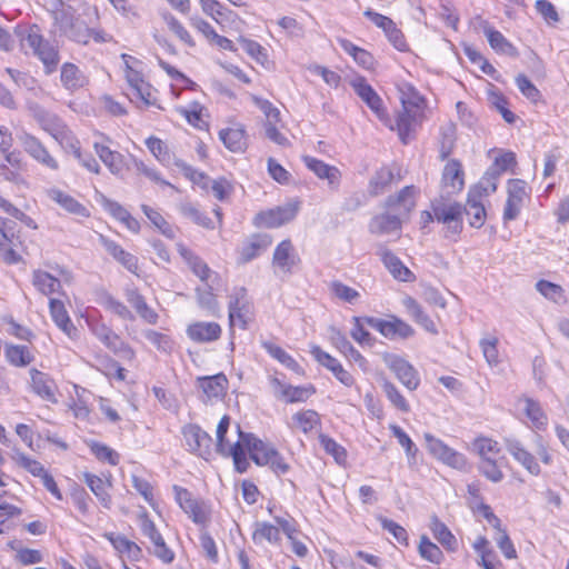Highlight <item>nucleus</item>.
I'll list each match as a JSON object with an SVG mask.
<instances>
[{"label":"nucleus","mask_w":569,"mask_h":569,"mask_svg":"<svg viewBox=\"0 0 569 569\" xmlns=\"http://www.w3.org/2000/svg\"><path fill=\"white\" fill-rule=\"evenodd\" d=\"M415 187L407 186L397 196L386 200V207L395 212L375 216L369 222V231L378 236H399L402 228L400 214L408 213L415 207Z\"/></svg>","instance_id":"1"},{"label":"nucleus","mask_w":569,"mask_h":569,"mask_svg":"<svg viewBox=\"0 0 569 569\" xmlns=\"http://www.w3.org/2000/svg\"><path fill=\"white\" fill-rule=\"evenodd\" d=\"M121 58L124 62V78L131 89L130 100L141 102L144 107L156 106V90L144 80L140 69L142 63L127 53H123Z\"/></svg>","instance_id":"2"},{"label":"nucleus","mask_w":569,"mask_h":569,"mask_svg":"<svg viewBox=\"0 0 569 569\" xmlns=\"http://www.w3.org/2000/svg\"><path fill=\"white\" fill-rule=\"evenodd\" d=\"M240 438L244 442L250 458L258 466H269L271 470L280 476L290 470V466L284 458L272 446L263 442L252 433L240 432Z\"/></svg>","instance_id":"3"},{"label":"nucleus","mask_w":569,"mask_h":569,"mask_svg":"<svg viewBox=\"0 0 569 569\" xmlns=\"http://www.w3.org/2000/svg\"><path fill=\"white\" fill-rule=\"evenodd\" d=\"M21 41L22 46L29 48L43 63L46 74H51L57 70L60 61L59 51L40 34L37 26H32Z\"/></svg>","instance_id":"4"},{"label":"nucleus","mask_w":569,"mask_h":569,"mask_svg":"<svg viewBox=\"0 0 569 569\" xmlns=\"http://www.w3.org/2000/svg\"><path fill=\"white\" fill-rule=\"evenodd\" d=\"M423 438L426 448L432 457L448 467L459 471H467L468 460L463 453L449 447L441 439L436 438L431 433H425Z\"/></svg>","instance_id":"5"},{"label":"nucleus","mask_w":569,"mask_h":569,"mask_svg":"<svg viewBox=\"0 0 569 569\" xmlns=\"http://www.w3.org/2000/svg\"><path fill=\"white\" fill-rule=\"evenodd\" d=\"M228 309L230 327L247 329L248 323L252 320L253 311L244 288L234 289L230 296Z\"/></svg>","instance_id":"6"},{"label":"nucleus","mask_w":569,"mask_h":569,"mask_svg":"<svg viewBox=\"0 0 569 569\" xmlns=\"http://www.w3.org/2000/svg\"><path fill=\"white\" fill-rule=\"evenodd\" d=\"M435 219L447 224V238L459 236L462 230V206L458 202L437 201L432 204Z\"/></svg>","instance_id":"7"},{"label":"nucleus","mask_w":569,"mask_h":569,"mask_svg":"<svg viewBox=\"0 0 569 569\" xmlns=\"http://www.w3.org/2000/svg\"><path fill=\"white\" fill-rule=\"evenodd\" d=\"M54 11L53 19L56 23L59 26L60 30L66 33L68 38L71 40L87 44L90 41V28L84 26L83 23H73L72 16L64 9H59V7H63L61 0H53Z\"/></svg>","instance_id":"8"},{"label":"nucleus","mask_w":569,"mask_h":569,"mask_svg":"<svg viewBox=\"0 0 569 569\" xmlns=\"http://www.w3.org/2000/svg\"><path fill=\"white\" fill-rule=\"evenodd\" d=\"M139 526L141 532L152 542L153 555L162 562L171 563L174 560V552L167 546L162 535L146 510L139 513Z\"/></svg>","instance_id":"9"},{"label":"nucleus","mask_w":569,"mask_h":569,"mask_svg":"<svg viewBox=\"0 0 569 569\" xmlns=\"http://www.w3.org/2000/svg\"><path fill=\"white\" fill-rule=\"evenodd\" d=\"M363 321L383 337L391 340L396 338L407 339L415 333L413 328L409 323L396 316H390L389 320L365 317Z\"/></svg>","instance_id":"10"},{"label":"nucleus","mask_w":569,"mask_h":569,"mask_svg":"<svg viewBox=\"0 0 569 569\" xmlns=\"http://www.w3.org/2000/svg\"><path fill=\"white\" fill-rule=\"evenodd\" d=\"M19 141L23 150L43 168L51 171H58L60 169L59 161L37 137L23 132L19 136Z\"/></svg>","instance_id":"11"},{"label":"nucleus","mask_w":569,"mask_h":569,"mask_svg":"<svg viewBox=\"0 0 569 569\" xmlns=\"http://www.w3.org/2000/svg\"><path fill=\"white\" fill-rule=\"evenodd\" d=\"M300 202L293 200L257 214L256 220L259 226L267 228H278L292 221L299 212Z\"/></svg>","instance_id":"12"},{"label":"nucleus","mask_w":569,"mask_h":569,"mask_svg":"<svg viewBox=\"0 0 569 569\" xmlns=\"http://www.w3.org/2000/svg\"><path fill=\"white\" fill-rule=\"evenodd\" d=\"M385 365L397 376L399 381L409 390H416L420 383L417 370L403 358L385 352L381 355Z\"/></svg>","instance_id":"13"},{"label":"nucleus","mask_w":569,"mask_h":569,"mask_svg":"<svg viewBox=\"0 0 569 569\" xmlns=\"http://www.w3.org/2000/svg\"><path fill=\"white\" fill-rule=\"evenodd\" d=\"M174 492L177 502L194 523L203 526L209 521L210 510L203 501L194 499L191 492L178 486H174Z\"/></svg>","instance_id":"14"},{"label":"nucleus","mask_w":569,"mask_h":569,"mask_svg":"<svg viewBox=\"0 0 569 569\" xmlns=\"http://www.w3.org/2000/svg\"><path fill=\"white\" fill-rule=\"evenodd\" d=\"M34 118L37 119L40 127L48 132L56 141H58L62 147H64L70 140H72L73 136L71 131L67 128L63 121L56 116L44 109H39L34 113Z\"/></svg>","instance_id":"15"},{"label":"nucleus","mask_w":569,"mask_h":569,"mask_svg":"<svg viewBox=\"0 0 569 569\" xmlns=\"http://www.w3.org/2000/svg\"><path fill=\"white\" fill-rule=\"evenodd\" d=\"M300 257L296 251L291 240H282L274 249L272 256V267L274 272L290 274L293 268L300 263Z\"/></svg>","instance_id":"16"},{"label":"nucleus","mask_w":569,"mask_h":569,"mask_svg":"<svg viewBox=\"0 0 569 569\" xmlns=\"http://www.w3.org/2000/svg\"><path fill=\"white\" fill-rule=\"evenodd\" d=\"M310 353L312 357L323 367H326L336 379L345 387H352L356 383L353 376L343 368L338 359L323 351L319 346L312 345L310 347Z\"/></svg>","instance_id":"17"},{"label":"nucleus","mask_w":569,"mask_h":569,"mask_svg":"<svg viewBox=\"0 0 569 569\" xmlns=\"http://www.w3.org/2000/svg\"><path fill=\"white\" fill-rule=\"evenodd\" d=\"M350 86L357 96L376 113L379 119H386L387 112L383 108L381 98L363 77L355 78L351 80Z\"/></svg>","instance_id":"18"},{"label":"nucleus","mask_w":569,"mask_h":569,"mask_svg":"<svg viewBox=\"0 0 569 569\" xmlns=\"http://www.w3.org/2000/svg\"><path fill=\"white\" fill-rule=\"evenodd\" d=\"M182 435L186 441L188 449L199 455L200 457H204L210 453V446L212 439L209 433L202 430L197 425H187L182 428Z\"/></svg>","instance_id":"19"},{"label":"nucleus","mask_w":569,"mask_h":569,"mask_svg":"<svg viewBox=\"0 0 569 569\" xmlns=\"http://www.w3.org/2000/svg\"><path fill=\"white\" fill-rule=\"evenodd\" d=\"M507 451L518 461L529 473L538 476L540 473V466L535 456L529 452L525 445L515 437H507L503 439Z\"/></svg>","instance_id":"20"},{"label":"nucleus","mask_w":569,"mask_h":569,"mask_svg":"<svg viewBox=\"0 0 569 569\" xmlns=\"http://www.w3.org/2000/svg\"><path fill=\"white\" fill-rule=\"evenodd\" d=\"M462 164L457 159H450L443 167L441 187L447 194L460 192L465 186Z\"/></svg>","instance_id":"21"},{"label":"nucleus","mask_w":569,"mask_h":569,"mask_svg":"<svg viewBox=\"0 0 569 569\" xmlns=\"http://www.w3.org/2000/svg\"><path fill=\"white\" fill-rule=\"evenodd\" d=\"M377 254L380 257L383 266L388 269L395 279L403 282H412L416 280L413 272L386 247L380 246Z\"/></svg>","instance_id":"22"},{"label":"nucleus","mask_w":569,"mask_h":569,"mask_svg":"<svg viewBox=\"0 0 569 569\" xmlns=\"http://www.w3.org/2000/svg\"><path fill=\"white\" fill-rule=\"evenodd\" d=\"M92 333L111 351L114 353H127L133 356L132 349L126 345L117 333L104 323L94 322L90 325Z\"/></svg>","instance_id":"23"},{"label":"nucleus","mask_w":569,"mask_h":569,"mask_svg":"<svg viewBox=\"0 0 569 569\" xmlns=\"http://www.w3.org/2000/svg\"><path fill=\"white\" fill-rule=\"evenodd\" d=\"M100 244L106 251L119 263H121L129 272L137 273L138 271V258L132 253L126 251L119 243L109 239L108 237L99 236Z\"/></svg>","instance_id":"24"},{"label":"nucleus","mask_w":569,"mask_h":569,"mask_svg":"<svg viewBox=\"0 0 569 569\" xmlns=\"http://www.w3.org/2000/svg\"><path fill=\"white\" fill-rule=\"evenodd\" d=\"M30 378L31 388L36 395L51 403H56L58 401L56 397L57 386L49 375L32 368L30 370Z\"/></svg>","instance_id":"25"},{"label":"nucleus","mask_w":569,"mask_h":569,"mask_svg":"<svg viewBox=\"0 0 569 569\" xmlns=\"http://www.w3.org/2000/svg\"><path fill=\"white\" fill-rule=\"evenodd\" d=\"M60 81L67 91L73 93L84 88L89 79L78 66L64 62L60 70Z\"/></svg>","instance_id":"26"},{"label":"nucleus","mask_w":569,"mask_h":569,"mask_svg":"<svg viewBox=\"0 0 569 569\" xmlns=\"http://www.w3.org/2000/svg\"><path fill=\"white\" fill-rule=\"evenodd\" d=\"M272 243L271 236L267 233L253 234L243 243L240 251V261L247 263L264 252Z\"/></svg>","instance_id":"27"},{"label":"nucleus","mask_w":569,"mask_h":569,"mask_svg":"<svg viewBox=\"0 0 569 569\" xmlns=\"http://www.w3.org/2000/svg\"><path fill=\"white\" fill-rule=\"evenodd\" d=\"M302 160L306 167L311 170L318 178L327 179L329 186L332 189H336L339 186L341 173L338 168L329 166L323 161L310 156H305Z\"/></svg>","instance_id":"28"},{"label":"nucleus","mask_w":569,"mask_h":569,"mask_svg":"<svg viewBox=\"0 0 569 569\" xmlns=\"http://www.w3.org/2000/svg\"><path fill=\"white\" fill-rule=\"evenodd\" d=\"M482 200L475 191H468L467 202L462 207V214L468 217L469 224L473 228L482 227L486 221L487 213Z\"/></svg>","instance_id":"29"},{"label":"nucleus","mask_w":569,"mask_h":569,"mask_svg":"<svg viewBox=\"0 0 569 569\" xmlns=\"http://www.w3.org/2000/svg\"><path fill=\"white\" fill-rule=\"evenodd\" d=\"M187 335L196 342H211L220 338L221 327L217 322L198 321L188 326Z\"/></svg>","instance_id":"30"},{"label":"nucleus","mask_w":569,"mask_h":569,"mask_svg":"<svg viewBox=\"0 0 569 569\" xmlns=\"http://www.w3.org/2000/svg\"><path fill=\"white\" fill-rule=\"evenodd\" d=\"M177 251L182 257L184 262L189 266L191 271L202 281L208 283L212 270L208 267V264L198 257L194 252L188 249L183 243L177 244Z\"/></svg>","instance_id":"31"},{"label":"nucleus","mask_w":569,"mask_h":569,"mask_svg":"<svg viewBox=\"0 0 569 569\" xmlns=\"http://www.w3.org/2000/svg\"><path fill=\"white\" fill-rule=\"evenodd\" d=\"M93 149L112 174L118 176L122 173L126 163L124 158L120 152L111 150L102 142H94Z\"/></svg>","instance_id":"32"},{"label":"nucleus","mask_w":569,"mask_h":569,"mask_svg":"<svg viewBox=\"0 0 569 569\" xmlns=\"http://www.w3.org/2000/svg\"><path fill=\"white\" fill-rule=\"evenodd\" d=\"M402 306L412 320L420 325L426 331L433 335L438 332L435 322L425 312L420 303L415 298L406 296L402 299Z\"/></svg>","instance_id":"33"},{"label":"nucleus","mask_w":569,"mask_h":569,"mask_svg":"<svg viewBox=\"0 0 569 569\" xmlns=\"http://www.w3.org/2000/svg\"><path fill=\"white\" fill-rule=\"evenodd\" d=\"M219 138L232 152H241L247 147L246 130L240 124L220 130Z\"/></svg>","instance_id":"34"},{"label":"nucleus","mask_w":569,"mask_h":569,"mask_svg":"<svg viewBox=\"0 0 569 569\" xmlns=\"http://www.w3.org/2000/svg\"><path fill=\"white\" fill-rule=\"evenodd\" d=\"M49 310L54 323L69 337H73L77 328L73 326L64 303L59 299H50Z\"/></svg>","instance_id":"35"},{"label":"nucleus","mask_w":569,"mask_h":569,"mask_svg":"<svg viewBox=\"0 0 569 569\" xmlns=\"http://www.w3.org/2000/svg\"><path fill=\"white\" fill-rule=\"evenodd\" d=\"M32 284L43 296L60 293L61 281L47 271L37 269L32 272Z\"/></svg>","instance_id":"36"},{"label":"nucleus","mask_w":569,"mask_h":569,"mask_svg":"<svg viewBox=\"0 0 569 569\" xmlns=\"http://www.w3.org/2000/svg\"><path fill=\"white\" fill-rule=\"evenodd\" d=\"M51 200L56 201L59 206H61L66 211L69 213L80 216V217H88L89 212L87 208L81 204L78 200H76L70 194L59 190V189H51L48 192Z\"/></svg>","instance_id":"37"},{"label":"nucleus","mask_w":569,"mask_h":569,"mask_svg":"<svg viewBox=\"0 0 569 569\" xmlns=\"http://www.w3.org/2000/svg\"><path fill=\"white\" fill-rule=\"evenodd\" d=\"M483 33L488 39L490 47L498 53H503L510 57L518 54L516 47L507 40V38L498 30L490 26L483 28Z\"/></svg>","instance_id":"38"},{"label":"nucleus","mask_w":569,"mask_h":569,"mask_svg":"<svg viewBox=\"0 0 569 569\" xmlns=\"http://www.w3.org/2000/svg\"><path fill=\"white\" fill-rule=\"evenodd\" d=\"M127 301L136 309L138 315L148 323L156 325L158 321L157 312L151 309L144 298L136 289H129L126 292Z\"/></svg>","instance_id":"39"},{"label":"nucleus","mask_w":569,"mask_h":569,"mask_svg":"<svg viewBox=\"0 0 569 569\" xmlns=\"http://www.w3.org/2000/svg\"><path fill=\"white\" fill-rule=\"evenodd\" d=\"M395 180V173L389 167L378 169L369 180L368 192L371 196H379L387 191Z\"/></svg>","instance_id":"40"},{"label":"nucleus","mask_w":569,"mask_h":569,"mask_svg":"<svg viewBox=\"0 0 569 569\" xmlns=\"http://www.w3.org/2000/svg\"><path fill=\"white\" fill-rule=\"evenodd\" d=\"M320 425V416L317 411L308 409L296 412L291 418L290 428L309 433Z\"/></svg>","instance_id":"41"},{"label":"nucleus","mask_w":569,"mask_h":569,"mask_svg":"<svg viewBox=\"0 0 569 569\" xmlns=\"http://www.w3.org/2000/svg\"><path fill=\"white\" fill-rule=\"evenodd\" d=\"M84 482L93 492V495L98 498L101 505L110 509L111 507V497L108 493V488L110 487V482L101 479L100 477L86 472L83 475Z\"/></svg>","instance_id":"42"},{"label":"nucleus","mask_w":569,"mask_h":569,"mask_svg":"<svg viewBox=\"0 0 569 569\" xmlns=\"http://www.w3.org/2000/svg\"><path fill=\"white\" fill-rule=\"evenodd\" d=\"M338 43L341 47V49L346 53L350 54L360 67H362L366 70H371L373 68L375 58L370 52L357 47L350 40L347 39H339Z\"/></svg>","instance_id":"43"},{"label":"nucleus","mask_w":569,"mask_h":569,"mask_svg":"<svg viewBox=\"0 0 569 569\" xmlns=\"http://www.w3.org/2000/svg\"><path fill=\"white\" fill-rule=\"evenodd\" d=\"M7 361L14 367H27L34 357L27 346L8 343L4 346Z\"/></svg>","instance_id":"44"},{"label":"nucleus","mask_w":569,"mask_h":569,"mask_svg":"<svg viewBox=\"0 0 569 569\" xmlns=\"http://www.w3.org/2000/svg\"><path fill=\"white\" fill-rule=\"evenodd\" d=\"M523 412L531 422V427L537 430H545L548 426V417L542 410L540 403L531 398H525Z\"/></svg>","instance_id":"45"},{"label":"nucleus","mask_w":569,"mask_h":569,"mask_svg":"<svg viewBox=\"0 0 569 569\" xmlns=\"http://www.w3.org/2000/svg\"><path fill=\"white\" fill-rule=\"evenodd\" d=\"M262 348L276 360H278L286 368L296 373H302L300 365L280 346L271 341H262Z\"/></svg>","instance_id":"46"},{"label":"nucleus","mask_w":569,"mask_h":569,"mask_svg":"<svg viewBox=\"0 0 569 569\" xmlns=\"http://www.w3.org/2000/svg\"><path fill=\"white\" fill-rule=\"evenodd\" d=\"M226 385L227 378L221 373L199 379V386L208 399L222 397L224 393Z\"/></svg>","instance_id":"47"},{"label":"nucleus","mask_w":569,"mask_h":569,"mask_svg":"<svg viewBox=\"0 0 569 569\" xmlns=\"http://www.w3.org/2000/svg\"><path fill=\"white\" fill-rule=\"evenodd\" d=\"M430 529L433 537L449 551L457 549V539L451 533L449 528L441 522L437 517H432Z\"/></svg>","instance_id":"48"},{"label":"nucleus","mask_w":569,"mask_h":569,"mask_svg":"<svg viewBox=\"0 0 569 569\" xmlns=\"http://www.w3.org/2000/svg\"><path fill=\"white\" fill-rule=\"evenodd\" d=\"M499 178L497 171L488 168L479 182L472 186L469 191H475L480 198L485 199L497 190Z\"/></svg>","instance_id":"49"},{"label":"nucleus","mask_w":569,"mask_h":569,"mask_svg":"<svg viewBox=\"0 0 569 569\" xmlns=\"http://www.w3.org/2000/svg\"><path fill=\"white\" fill-rule=\"evenodd\" d=\"M400 101L402 108L406 110L419 111L422 109L425 99L420 93L409 83H405L399 88Z\"/></svg>","instance_id":"50"},{"label":"nucleus","mask_w":569,"mask_h":569,"mask_svg":"<svg viewBox=\"0 0 569 569\" xmlns=\"http://www.w3.org/2000/svg\"><path fill=\"white\" fill-rule=\"evenodd\" d=\"M178 210L183 217L190 219L196 224L206 229H214L212 220L204 212H201L193 203L182 202L179 204Z\"/></svg>","instance_id":"51"},{"label":"nucleus","mask_w":569,"mask_h":569,"mask_svg":"<svg viewBox=\"0 0 569 569\" xmlns=\"http://www.w3.org/2000/svg\"><path fill=\"white\" fill-rule=\"evenodd\" d=\"M141 210L150 222L167 238L173 239L176 233L170 223L157 210L147 204H141Z\"/></svg>","instance_id":"52"},{"label":"nucleus","mask_w":569,"mask_h":569,"mask_svg":"<svg viewBox=\"0 0 569 569\" xmlns=\"http://www.w3.org/2000/svg\"><path fill=\"white\" fill-rule=\"evenodd\" d=\"M12 459L23 469H26L28 472H30L34 477H40L41 479L44 477V475L48 473V471L44 469L41 462L38 460H34L23 452L19 451L18 449L13 450Z\"/></svg>","instance_id":"53"},{"label":"nucleus","mask_w":569,"mask_h":569,"mask_svg":"<svg viewBox=\"0 0 569 569\" xmlns=\"http://www.w3.org/2000/svg\"><path fill=\"white\" fill-rule=\"evenodd\" d=\"M439 157L446 160L452 152L456 142V127L453 123H447L440 129Z\"/></svg>","instance_id":"54"},{"label":"nucleus","mask_w":569,"mask_h":569,"mask_svg":"<svg viewBox=\"0 0 569 569\" xmlns=\"http://www.w3.org/2000/svg\"><path fill=\"white\" fill-rule=\"evenodd\" d=\"M64 147L70 148L73 156L80 161V163L92 173H100V166L94 157L90 153H82L79 141L73 137Z\"/></svg>","instance_id":"55"},{"label":"nucleus","mask_w":569,"mask_h":569,"mask_svg":"<svg viewBox=\"0 0 569 569\" xmlns=\"http://www.w3.org/2000/svg\"><path fill=\"white\" fill-rule=\"evenodd\" d=\"M238 432L239 433L242 432L240 430V427H238ZM246 450H248V449H247L244 442L239 437V440L230 447V450L228 452L224 453L227 456L232 457L236 470L240 473L246 472L249 467V461L246 457Z\"/></svg>","instance_id":"56"},{"label":"nucleus","mask_w":569,"mask_h":569,"mask_svg":"<svg viewBox=\"0 0 569 569\" xmlns=\"http://www.w3.org/2000/svg\"><path fill=\"white\" fill-rule=\"evenodd\" d=\"M252 539L257 543L262 540L270 543H278L280 541V531L276 526L269 522H258L252 533Z\"/></svg>","instance_id":"57"},{"label":"nucleus","mask_w":569,"mask_h":569,"mask_svg":"<svg viewBox=\"0 0 569 569\" xmlns=\"http://www.w3.org/2000/svg\"><path fill=\"white\" fill-rule=\"evenodd\" d=\"M498 343V338L491 335H487L479 341L482 355L490 367L499 363Z\"/></svg>","instance_id":"58"},{"label":"nucleus","mask_w":569,"mask_h":569,"mask_svg":"<svg viewBox=\"0 0 569 569\" xmlns=\"http://www.w3.org/2000/svg\"><path fill=\"white\" fill-rule=\"evenodd\" d=\"M417 113L418 111L403 109V111L398 114L396 124L399 137L403 143L408 142V138L412 131Z\"/></svg>","instance_id":"59"},{"label":"nucleus","mask_w":569,"mask_h":569,"mask_svg":"<svg viewBox=\"0 0 569 569\" xmlns=\"http://www.w3.org/2000/svg\"><path fill=\"white\" fill-rule=\"evenodd\" d=\"M418 550L421 558L432 563H440L443 558L440 548L436 543L430 541V539L427 536H421Z\"/></svg>","instance_id":"60"},{"label":"nucleus","mask_w":569,"mask_h":569,"mask_svg":"<svg viewBox=\"0 0 569 569\" xmlns=\"http://www.w3.org/2000/svg\"><path fill=\"white\" fill-rule=\"evenodd\" d=\"M329 289L336 298L347 303H356L360 298L359 291L338 280L332 281Z\"/></svg>","instance_id":"61"},{"label":"nucleus","mask_w":569,"mask_h":569,"mask_svg":"<svg viewBox=\"0 0 569 569\" xmlns=\"http://www.w3.org/2000/svg\"><path fill=\"white\" fill-rule=\"evenodd\" d=\"M319 441L328 455H331L338 463H345L347 459L346 449L327 435H320Z\"/></svg>","instance_id":"62"},{"label":"nucleus","mask_w":569,"mask_h":569,"mask_svg":"<svg viewBox=\"0 0 569 569\" xmlns=\"http://www.w3.org/2000/svg\"><path fill=\"white\" fill-rule=\"evenodd\" d=\"M143 336L161 352L170 353L173 349V340L168 335L149 329L143 332Z\"/></svg>","instance_id":"63"},{"label":"nucleus","mask_w":569,"mask_h":569,"mask_svg":"<svg viewBox=\"0 0 569 569\" xmlns=\"http://www.w3.org/2000/svg\"><path fill=\"white\" fill-rule=\"evenodd\" d=\"M383 392L386 393L388 400L401 412H409L410 406L405 397L400 393L397 387L390 382L385 381L382 385Z\"/></svg>","instance_id":"64"}]
</instances>
